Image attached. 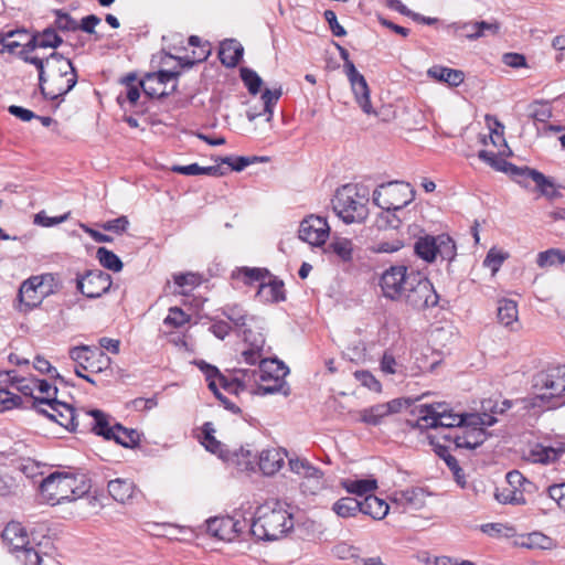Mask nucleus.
<instances>
[{
	"mask_svg": "<svg viewBox=\"0 0 565 565\" xmlns=\"http://www.w3.org/2000/svg\"><path fill=\"white\" fill-rule=\"evenodd\" d=\"M243 527L244 523L228 515L215 516L206 521L207 532L212 536L226 542L234 541L243 531Z\"/></svg>",
	"mask_w": 565,
	"mask_h": 565,
	"instance_id": "obj_22",
	"label": "nucleus"
},
{
	"mask_svg": "<svg viewBox=\"0 0 565 565\" xmlns=\"http://www.w3.org/2000/svg\"><path fill=\"white\" fill-rule=\"evenodd\" d=\"M452 260L456 256V245L452 238L447 234L436 236V258Z\"/></svg>",
	"mask_w": 565,
	"mask_h": 565,
	"instance_id": "obj_49",
	"label": "nucleus"
},
{
	"mask_svg": "<svg viewBox=\"0 0 565 565\" xmlns=\"http://www.w3.org/2000/svg\"><path fill=\"white\" fill-rule=\"evenodd\" d=\"M107 488L113 499L120 503L128 502L136 491L134 482L122 478L110 480Z\"/></svg>",
	"mask_w": 565,
	"mask_h": 565,
	"instance_id": "obj_34",
	"label": "nucleus"
},
{
	"mask_svg": "<svg viewBox=\"0 0 565 565\" xmlns=\"http://www.w3.org/2000/svg\"><path fill=\"white\" fill-rule=\"evenodd\" d=\"M294 527L291 514L279 501H269L257 508L250 533L258 540L275 541Z\"/></svg>",
	"mask_w": 565,
	"mask_h": 565,
	"instance_id": "obj_3",
	"label": "nucleus"
},
{
	"mask_svg": "<svg viewBox=\"0 0 565 565\" xmlns=\"http://www.w3.org/2000/svg\"><path fill=\"white\" fill-rule=\"evenodd\" d=\"M332 511L340 518H353L361 512V504L354 498H341L332 505Z\"/></svg>",
	"mask_w": 565,
	"mask_h": 565,
	"instance_id": "obj_47",
	"label": "nucleus"
},
{
	"mask_svg": "<svg viewBox=\"0 0 565 565\" xmlns=\"http://www.w3.org/2000/svg\"><path fill=\"white\" fill-rule=\"evenodd\" d=\"M257 297L263 302L284 301L286 298L284 282L277 279H269L268 281H265L264 279L259 284Z\"/></svg>",
	"mask_w": 565,
	"mask_h": 565,
	"instance_id": "obj_30",
	"label": "nucleus"
},
{
	"mask_svg": "<svg viewBox=\"0 0 565 565\" xmlns=\"http://www.w3.org/2000/svg\"><path fill=\"white\" fill-rule=\"evenodd\" d=\"M414 199L408 183L392 181L379 185L372 195L373 203L382 210L399 211Z\"/></svg>",
	"mask_w": 565,
	"mask_h": 565,
	"instance_id": "obj_12",
	"label": "nucleus"
},
{
	"mask_svg": "<svg viewBox=\"0 0 565 565\" xmlns=\"http://www.w3.org/2000/svg\"><path fill=\"white\" fill-rule=\"evenodd\" d=\"M171 170L183 175L207 174L217 177L224 174L221 167L218 166L201 167L198 163H191L188 166H173Z\"/></svg>",
	"mask_w": 565,
	"mask_h": 565,
	"instance_id": "obj_46",
	"label": "nucleus"
},
{
	"mask_svg": "<svg viewBox=\"0 0 565 565\" xmlns=\"http://www.w3.org/2000/svg\"><path fill=\"white\" fill-rule=\"evenodd\" d=\"M190 321V316L179 307H171L163 323L172 328H181Z\"/></svg>",
	"mask_w": 565,
	"mask_h": 565,
	"instance_id": "obj_60",
	"label": "nucleus"
},
{
	"mask_svg": "<svg viewBox=\"0 0 565 565\" xmlns=\"http://www.w3.org/2000/svg\"><path fill=\"white\" fill-rule=\"evenodd\" d=\"M108 433H110V436L107 440H115L124 447H134L139 443V434L137 430L127 429L120 424H115Z\"/></svg>",
	"mask_w": 565,
	"mask_h": 565,
	"instance_id": "obj_41",
	"label": "nucleus"
},
{
	"mask_svg": "<svg viewBox=\"0 0 565 565\" xmlns=\"http://www.w3.org/2000/svg\"><path fill=\"white\" fill-rule=\"evenodd\" d=\"M478 157L480 160L489 164L491 168H493L497 171L510 173L515 177L522 175V170L524 168H518L511 162H508L503 158L497 156V153L488 150H480L478 153Z\"/></svg>",
	"mask_w": 565,
	"mask_h": 565,
	"instance_id": "obj_33",
	"label": "nucleus"
},
{
	"mask_svg": "<svg viewBox=\"0 0 565 565\" xmlns=\"http://www.w3.org/2000/svg\"><path fill=\"white\" fill-rule=\"evenodd\" d=\"M429 439H430V445H433L435 447L436 454L445 460L446 465L451 470V472L455 470H459L460 466H459L457 459L449 454L448 446L440 444V441H439V439H441L440 435L439 436H437V435L429 436Z\"/></svg>",
	"mask_w": 565,
	"mask_h": 565,
	"instance_id": "obj_56",
	"label": "nucleus"
},
{
	"mask_svg": "<svg viewBox=\"0 0 565 565\" xmlns=\"http://www.w3.org/2000/svg\"><path fill=\"white\" fill-rule=\"evenodd\" d=\"M521 177L531 178L537 185L542 195L546 196L547 199L553 200L561 196V193L557 191L554 183L551 180H548L543 173L530 168H524L522 170Z\"/></svg>",
	"mask_w": 565,
	"mask_h": 565,
	"instance_id": "obj_37",
	"label": "nucleus"
},
{
	"mask_svg": "<svg viewBox=\"0 0 565 565\" xmlns=\"http://www.w3.org/2000/svg\"><path fill=\"white\" fill-rule=\"evenodd\" d=\"M32 43L42 49H56L62 43V38L57 34L55 28H46L42 32L31 34Z\"/></svg>",
	"mask_w": 565,
	"mask_h": 565,
	"instance_id": "obj_42",
	"label": "nucleus"
},
{
	"mask_svg": "<svg viewBox=\"0 0 565 565\" xmlns=\"http://www.w3.org/2000/svg\"><path fill=\"white\" fill-rule=\"evenodd\" d=\"M415 252L422 259L434 262L436 259V237H420L415 244Z\"/></svg>",
	"mask_w": 565,
	"mask_h": 565,
	"instance_id": "obj_50",
	"label": "nucleus"
},
{
	"mask_svg": "<svg viewBox=\"0 0 565 565\" xmlns=\"http://www.w3.org/2000/svg\"><path fill=\"white\" fill-rule=\"evenodd\" d=\"M287 452L280 448L264 449L259 454L258 466L266 476H273L278 472L284 463Z\"/></svg>",
	"mask_w": 565,
	"mask_h": 565,
	"instance_id": "obj_27",
	"label": "nucleus"
},
{
	"mask_svg": "<svg viewBox=\"0 0 565 565\" xmlns=\"http://www.w3.org/2000/svg\"><path fill=\"white\" fill-rule=\"evenodd\" d=\"M565 456V447L562 444L557 446H545L543 444H534L524 451V458L533 463L548 465L559 461Z\"/></svg>",
	"mask_w": 565,
	"mask_h": 565,
	"instance_id": "obj_23",
	"label": "nucleus"
},
{
	"mask_svg": "<svg viewBox=\"0 0 565 565\" xmlns=\"http://www.w3.org/2000/svg\"><path fill=\"white\" fill-rule=\"evenodd\" d=\"M111 276L103 270H88L84 275H77V290L87 298H99L111 287Z\"/></svg>",
	"mask_w": 565,
	"mask_h": 565,
	"instance_id": "obj_18",
	"label": "nucleus"
},
{
	"mask_svg": "<svg viewBox=\"0 0 565 565\" xmlns=\"http://www.w3.org/2000/svg\"><path fill=\"white\" fill-rule=\"evenodd\" d=\"M341 58L344 61V73L349 79L351 90L354 95L356 104L366 115H376L370 99V88L365 77L356 70L355 65L349 57L347 49L337 44Z\"/></svg>",
	"mask_w": 565,
	"mask_h": 565,
	"instance_id": "obj_13",
	"label": "nucleus"
},
{
	"mask_svg": "<svg viewBox=\"0 0 565 565\" xmlns=\"http://www.w3.org/2000/svg\"><path fill=\"white\" fill-rule=\"evenodd\" d=\"M411 278V271L403 265L391 266L386 269L380 279V287L384 297L392 300H399L403 292L407 289Z\"/></svg>",
	"mask_w": 565,
	"mask_h": 565,
	"instance_id": "obj_17",
	"label": "nucleus"
},
{
	"mask_svg": "<svg viewBox=\"0 0 565 565\" xmlns=\"http://www.w3.org/2000/svg\"><path fill=\"white\" fill-rule=\"evenodd\" d=\"M202 434H203V437H202L201 443L205 447V449L209 450L210 452L215 454L218 457L223 458L224 457V446L218 440H216V438L214 436L215 428H214L213 424L210 422L204 423V425L202 427Z\"/></svg>",
	"mask_w": 565,
	"mask_h": 565,
	"instance_id": "obj_45",
	"label": "nucleus"
},
{
	"mask_svg": "<svg viewBox=\"0 0 565 565\" xmlns=\"http://www.w3.org/2000/svg\"><path fill=\"white\" fill-rule=\"evenodd\" d=\"M498 319L504 327L513 329L518 323L516 302L510 299H501L498 302Z\"/></svg>",
	"mask_w": 565,
	"mask_h": 565,
	"instance_id": "obj_39",
	"label": "nucleus"
},
{
	"mask_svg": "<svg viewBox=\"0 0 565 565\" xmlns=\"http://www.w3.org/2000/svg\"><path fill=\"white\" fill-rule=\"evenodd\" d=\"M281 94V88H277L274 90L266 88L260 96L264 105L263 111L257 113L252 109H248L246 113L247 119L249 121H254L257 117L266 115V121H271L274 116V107L277 104L278 99L280 98Z\"/></svg>",
	"mask_w": 565,
	"mask_h": 565,
	"instance_id": "obj_29",
	"label": "nucleus"
},
{
	"mask_svg": "<svg viewBox=\"0 0 565 565\" xmlns=\"http://www.w3.org/2000/svg\"><path fill=\"white\" fill-rule=\"evenodd\" d=\"M243 52L244 49L237 40L228 39L221 43L218 57L223 65L234 67L242 58Z\"/></svg>",
	"mask_w": 565,
	"mask_h": 565,
	"instance_id": "obj_32",
	"label": "nucleus"
},
{
	"mask_svg": "<svg viewBox=\"0 0 565 565\" xmlns=\"http://www.w3.org/2000/svg\"><path fill=\"white\" fill-rule=\"evenodd\" d=\"M468 416L454 413L445 403L423 404L418 406V419L412 426L420 429L460 428L467 422Z\"/></svg>",
	"mask_w": 565,
	"mask_h": 565,
	"instance_id": "obj_7",
	"label": "nucleus"
},
{
	"mask_svg": "<svg viewBox=\"0 0 565 565\" xmlns=\"http://www.w3.org/2000/svg\"><path fill=\"white\" fill-rule=\"evenodd\" d=\"M536 396L553 405L563 404L565 398V364L539 372L533 379Z\"/></svg>",
	"mask_w": 565,
	"mask_h": 565,
	"instance_id": "obj_9",
	"label": "nucleus"
},
{
	"mask_svg": "<svg viewBox=\"0 0 565 565\" xmlns=\"http://www.w3.org/2000/svg\"><path fill=\"white\" fill-rule=\"evenodd\" d=\"M360 504L361 512L374 520L384 519L390 511L388 503L373 494L366 495L363 501H360Z\"/></svg>",
	"mask_w": 565,
	"mask_h": 565,
	"instance_id": "obj_36",
	"label": "nucleus"
},
{
	"mask_svg": "<svg viewBox=\"0 0 565 565\" xmlns=\"http://www.w3.org/2000/svg\"><path fill=\"white\" fill-rule=\"evenodd\" d=\"M259 367L249 370L253 385H257V392L267 395L274 393H282L288 395L285 377L289 370L280 361L276 359H260Z\"/></svg>",
	"mask_w": 565,
	"mask_h": 565,
	"instance_id": "obj_5",
	"label": "nucleus"
},
{
	"mask_svg": "<svg viewBox=\"0 0 565 565\" xmlns=\"http://www.w3.org/2000/svg\"><path fill=\"white\" fill-rule=\"evenodd\" d=\"M288 463L290 470L302 479L300 488L303 493L317 494L324 488L323 472L307 459L290 458Z\"/></svg>",
	"mask_w": 565,
	"mask_h": 565,
	"instance_id": "obj_16",
	"label": "nucleus"
},
{
	"mask_svg": "<svg viewBox=\"0 0 565 565\" xmlns=\"http://www.w3.org/2000/svg\"><path fill=\"white\" fill-rule=\"evenodd\" d=\"M402 408L401 399H392L387 403L376 404L360 412V420L366 425L376 426L391 414H396Z\"/></svg>",
	"mask_w": 565,
	"mask_h": 565,
	"instance_id": "obj_25",
	"label": "nucleus"
},
{
	"mask_svg": "<svg viewBox=\"0 0 565 565\" xmlns=\"http://www.w3.org/2000/svg\"><path fill=\"white\" fill-rule=\"evenodd\" d=\"M427 76L450 87H458L465 81V73L443 65H433L427 70Z\"/></svg>",
	"mask_w": 565,
	"mask_h": 565,
	"instance_id": "obj_28",
	"label": "nucleus"
},
{
	"mask_svg": "<svg viewBox=\"0 0 565 565\" xmlns=\"http://www.w3.org/2000/svg\"><path fill=\"white\" fill-rule=\"evenodd\" d=\"M86 416H83L82 424L84 425L86 422L90 429L99 436H103L105 439H108L113 426L109 425L108 416L98 409L86 411L84 409Z\"/></svg>",
	"mask_w": 565,
	"mask_h": 565,
	"instance_id": "obj_31",
	"label": "nucleus"
},
{
	"mask_svg": "<svg viewBox=\"0 0 565 565\" xmlns=\"http://www.w3.org/2000/svg\"><path fill=\"white\" fill-rule=\"evenodd\" d=\"M56 19L54 28L61 32H74L78 30V22L71 14L61 10L54 11Z\"/></svg>",
	"mask_w": 565,
	"mask_h": 565,
	"instance_id": "obj_59",
	"label": "nucleus"
},
{
	"mask_svg": "<svg viewBox=\"0 0 565 565\" xmlns=\"http://www.w3.org/2000/svg\"><path fill=\"white\" fill-rule=\"evenodd\" d=\"M1 539L8 551L22 565H50L53 562L47 553L45 542H34L20 522H9L1 533Z\"/></svg>",
	"mask_w": 565,
	"mask_h": 565,
	"instance_id": "obj_1",
	"label": "nucleus"
},
{
	"mask_svg": "<svg viewBox=\"0 0 565 565\" xmlns=\"http://www.w3.org/2000/svg\"><path fill=\"white\" fill-rule=\"evenodd\" d=\"M19 300L21 305L25 306L26 309H32L39 306L43 298L39 294L38 288L32 284L30 279L22 282L19 289Z\"/></svg>",
	"mask_w": 565,
	"mask_h": 565,
	"instance_id": "obj_43",
	"label": "nucleus"
},
{
	"mask_svg": "<svg viewBox=\"0 0 565 565\" xmlns=\"http://www.w3.org/2000/svg\"><path fill=\"white\" fill-rule=\"evenodd\" d=\"M395 212L393 210H383L376 218L377 227L381 230L397 228L402 221Z\"/></svg>",
	"mask_w": 565,
	"mask_h": 565,
	"instance_id": "obj_64",
	"label": "nucleus"
},
{
	"mask_svg": "<svg viewBox=\"0 0 565 565\" xmlns=\"http://www.w3.org/2000/svg\"><path fill=\"white\" fill-rule=\"evenodd\" d=\"M200 367L205 374L210 390L218 399H222L223 395L218 390L220 387H222L227 393L238 395L241 392L253 386V382L249 375L252 372L249 370H235L233 377L227 379L221 374L215 366L202 362Z\"/></svg>",
	"mask_w": 565,
	"mask_h": 565,
	"instance_id": "obj_10",
	"label": "nucleus"
},
{
	"mask_svg": "<svg viewBox=\"0 0 565 565\" xmlns=\"http://www.w3.org/2000/svg\"><path fill=\"white\" fill-rule=\"evenodd\" d=\"M408 287L399 300L405 301L416 310L435 307L438 303V295L427 277L418 271L411 270Z\"/></svg>",
	"mask_w": 565,
	"mask_h": 565,
	"instance_id": "obj_11",
	"label": "nucleus"
},
{
	"mask_svg": "<svg viewBox=\"0 0 565 565\" xmlns=\"http://www.w3.org/2000/svg\"><path fill=\"white\" fill-rule=\"evenodd\" d=\"M223 315L234 323L235 327L245 328L250 323V318L238 305H227L222 309Z\"/></svg>",
	"mask_w": 565,
	"mask_h": 565,
	"instance_id": "obj_52",
	"label": "nucleus"
},
{
	"mask_svg": "<svg viewBox=\"0 0 565 565\" xmlns=\"http://www.w3.org/2000/svg\"><path fill=\"white\" fill-rule=\"evenodd\" d=\"M299 238L312 246H322L330 235V226L326 217L309 215L299 226Z\"/></svg>",
	"mask_w": 565,
	"mask_h": 565,
	"instance_id": "obj_20",
	"label": "nucleus"
},
{
	"mask_svg": "<svg viewBox=\"0 0 565 565\" xmlns=\"http://www.w3.org/2000/svg\"><path fill=\"white\" fill-rule=\"evenodd\" d=\"M41 494L52 505L75 501L90 489L89 479L84 473L55 471L41 481Z\"/></svg>",
	"mask_w": 565,
	"mask_h": 565,
	"instance_id": "obj_2",
	"label": "nucleus"
},
{
	"mask_svg": "<svg viewBox=\"0 0 565 565\" xmlns=\"http://www.w3.org/2000/svg\"><path fill=\"white\" fill-rule=\"evenodd\" d=\"M366 203V195L360 194L354 185L348 184L335 192L332 209L344 223H360L369 214Z\"/></svg>",
	"mask_w": 565,
	"mask_h": 565,
	"instance_id": "obj_6",
	"label": "nucleus"
},
{
	"mask_svg": "<svg viewBox=\"0 0 565 565\" xmlns=\"http://www.w3.org/2000/svg\"><path fill=\"white\" fill-rule=\"evenodd\" d=\"M241 77L250 94L256 95L259 93L263 79L255 71L244 67L241 70Z\"/></svg>",
	"mask_w": 565,
	"mask_h": 565,
	"instance_id": "obj_61",
	"label": "nucleus"
},
{
	"mask_svg": "<svg viewBox=\"0 0 565 565\" xmlns=\"http://www.w3.org/2000/svg\"><path fill=\"white\" fill-rule=\"evenodd\" d=\"M31 36L25 30L9 31L0 34V53L8 51L14 53L18 47L23 49V44Z\"/></svg>",
	"mask_w": 565,
	"mask_h": 565,
	"instance_id": "obj_38",
	"label": "nucleus"
},
{
	"mask_svg": "<svg viewBox=\"0 0 565 565\" xmlns=\"http://www.w3.org/2000/svg\"><path fill=\"white\" fill-rule=\"evenodd\" d=\"M427 492L419 487H411L404 490L395 491L392 501L404 510H419L426 504Z\"/></svg>",
	"mask_w": 565,
	"mask_h": 565,
	"instance_id": "obj_26",
	"label": "nucleus"
},
{
	"mask_svg": "<svg viewBox=\"0 0 565 565\" xmlns=\"http://www.w3.org/2000/svg\"><path fill=\"white\" fill-rule=\"evenodd\" d=\"M46 82H40L41 93L45 98L57 99L65 96L77 83V74L73 63L58 53L45 58Z\"/></svg>",
	"mask_w": 565,
	"mask_h": 565,
	"instance_id": "obj_4",
	"label": "nucleus"
},
{
	"mask_svg": "<svg viewBox=\"0 0 565 565\" xmlns=\"http://www.w3.org/2000/svg\"><path fill=\"white\" fill-rule=\"evenodd\" d=\"M507 258H508L507 253L500 252L495 248H491L488 252L482 264L484 267H487L491 270L492 275H494L500 269V267L502 266L503 262Z\"/></svg>",
	"mask_w": 565,
	"mask_h": 565,
	"instance_id": "obj_62",
	"label": "nucleus"
},
{
	"mask_svg": "<svg viewBox=\"0 0 565 565\" xmlns=\"http://www.w3.org/2000/svg\"><path fill=\"white\" fill-rule=\"evenodd\" d=\"M29 279L38 288V291L42 295L43 299L54 294L60 287L58 278L53 274L32 276Z\"/></svg>",
	"mask_w": 565,
	"mask_h": 565,
	"instance_id": "obj_44",
	"label": "nucleus"
},
{
	"mask_svg": "<svg viewBox=\"0 0 565 565\" xmlns=\"http://www.w3.org/2000/svg\"><path fill=\"white\" fill-rule=\"evenodd\" d=\"M340 484L349 493L355 495H369L377 489V480L374 478H347L342 479Z\"/></svg>",
	"mask_w": 565,
	"mask_h": 565,
	"instance_id": "obj_35",
	"label": "nucleus"
},
{
	"mask_svg": "<svg viewBox=\"0 0 565 565\" xmlns=\"http://www.w3.org/2000/svg\"><path fill=\"white\" fill-rule=\"evenodd\" d=\"M96 257L99 264L106 269L113 270L115 273H118L122 269L124 265L120 258L106 247L97 248Z\"/></svg>",
	"mask_w": 565,
	"mask_h": 565,
	"instance_id": "obj_54",
	"label": "nucleus"
},
{
	"mask_svg": "<svg viewBox=\"0 0 565 565\" xmlns=\"http://www.w3.org/2000/svg\"><path fill=\"white\" fill-rule=\"evenodd\" d=\"M233 276L238 279H243L245 284H252L254 281L262 282L266 277L269 276V273L267 269H263V268L243 267V268L237 269L233 274Z\"/></svg>",
	"mask_w": 565,
	"mask_h": 565,
	"instance_id": "obj_57",
	"label": "nucleus"
},
{
	"mask_svg": "<svg viewBox=\"0 0 565 565\" xmlns=\"http://www.w3.org/2000/svg\"><path fill=\"white\" fill-rule=\"evenodd\" d=\"M469 423H465L461 428V434L457 431H448L440 435V438L446 443L454 444L456 448H466L469 450L476 449L484 443L487 434L481 426H492L497 419L494 416L482 414V415H469Z\"/></svg>",
	"mask_w": 565,
	"mask_h": 565,
	"instance_id": "obj_8",
	"label": "nucleus"
},
{
	"mask_svg": "<svg viewBox=\"0 0 565 565\" xmlns=\"http://www.w3.org/2000/svg\"><path fill=\"white\" fill-rule=\"evenodd\" d=\"M328 250L335 254L343 262H349L352 259L353 244L348 238H335L329 244Z\"/></svg>",
	"mask_w": 565,
	"mask_h": 565,
	"instance_id": "obj_55",
	"label": "nucleus"
},
{
	"mask_svg": "<svg viewBox=\"0 0 565 565\" xmlns=\"http://www.w3.org/2000/svg\"><path fill=\"white\" fill-rule=\"evenodd\" d=\"M520 545L531 550H551L555 546V543L553 539L541 532H532L522 536Z\"/></svg>",
	"mask_w": 565,
	"mask_h": 565,
	"instance_id": "obj_48",
	"label": "nucleus"
},
{
	"mask_svg": "<svg viewBox=\"0 0 565 565\" xmlns=\"http://www.w3.org/2000/svg\"><path fill=\"white\" fill-rule=\"evenodd\" d=\"M536 263L539 267L546 268L565 263V250L558 248H550L537 254Z\"/></svg>",
	"mask_w": 565,
	"mask_h": 565,
	"instance_id": "obj_51",
	"label": "nucleus"
},
{
	"mask_svg": "<svg viewBox=\"0 0 565 565\" xmlns=\"http://www.w3.org/2000/svg\"><path fill=\"white\" fill-rule=\"evenodd\" d=\"M404 246V241L401 238H392V239H382L376 242L372 247L371 250L373 253H385L391 254L399 250Z\"/></svg>",
	"mask_w": 565,
	"mask_h": 565,
	"instance_id": "obj_63",
	"label": "nucleus"
},
{
	"mask_svg": "<svg viewBox=\"0 0 565 565\" xmlns=\"http://www.w3.org/2000/svg\"><path fill=\"white\" fill-rule=\"evenodd\" d=\"M70 358L75 363L74 371L98 374L110 369V358L103 351L88 345L72 348Z\"/></svg>",
	"mask_w": 565,
	"mask_h": 565,
	"instance_id": "obj_14",
	"label": "nucleus"
},
{
	"mask_svg": "<svg viewBox=\"0 0 565 565\" xmlns=\"http://www.w3.org/2000/svg\"><path fill=\"white\" fill-rule=\"evenodd\" d=\"M243 338L245 344L248 347L242 352L243 361L246 364L254 365L263 358V349L265 345V337L255 317H252L250 323L243 329Z\"/></svg>",
	"mask_w": 565,
	"mask_h": 565,
	"instance_id": "obj_19",
	"label": "nucleus"
},
{
	"mask_svg": "<svg viewBox=\"0 0 565 565\" xmlns=\"http://www.w3.org/2000/svg\"><path fill=\"white\" fill-rule=\"evenodd\" d=\"M265 162L267 158L259 157H224L221 159L222 163H225L231 167L234 171H243L246 167L255 162Z\"/></svg>",
	"mask_w": 565,
	"mask_h": 565,
	"instance_id": "obj_58",
	"label": "nucleus"
},
{
	"mask_svg": "<svg viewBox=\"0 0 565 565\" xmlns=\"http://www.w3.org/2000/svg\"><path fill=\"white\" fill-rule=\"evenodd\" d=\"M38 49L35 43H32V39L29 38L25 43L23 44V49L19 52V56L26 63L33 64L36 70L39 71V82L45 83V58H41L38 56L32 55L31 53Z\"/></svg>",
	"mask_w": 565,
	"mask_h": 565,
	"instance_id": "obj_40",
	"label": "nucleus"
},
{
	"mask_svg": "<svg viewBox=\"0 0 565 565\" xmlns=\"http://www.w3.org/2000/svg\"><path fill=\"white\" fill-rule=\"evenodd\" d=\"M454 32L469 41H476L489 34L495 35L500 31V23L498 21H468V22H454L450 24Z\"/></svg>",
	"mask_w": 565,
	"mask_h": 565,
	"instance_id": "obj_21",
	"label": "nucleus"
},
{
	"mask_svg": "<svg viewBox=\"0 0 565 565\" xmlns=\"http://www.w3.org/2000/svg\"><path fill=\"white\" fill-rule=\"evenodd\" d=\"M178 75V72L159 71L158 73L147 74L145 81H142L140 85L146 95L150 97L162 98L170 95V93L175 89L177 85L173 84L171 90H167L166 87L159 89L152 86V83H164L167 85L169 82L175 81Z\"/></svg>",
	"mask_w": 565,
	"mask_h": 565,
	"instance_id": "obj_24",
	"label": "nucleus"
},
{
	"mask_svg": "<svg viewBox=\"0 0 565 565\" xmlns=\"http://www.w3.org/2000/svg\"><path fill=\"white\" fill-rule=\"evenodd\" d=\"M40 403L47 406V408H40V413L68 430L78 429L82 425L83 416H86L84 409L75 411L70 404L57 399H40Z\"/></svg>",
	"mask_w": 565,
	"mask_h": 565,
	"instance_id": "obj_15",
	"label": "nucleus"
},
{
	"mask_svg": "<svg viewBox=\"0 0 565 565\" xmlns=\"http://www.w3.org/2000/svg\"><path fill=\"white\" fill-rule=\"evenodd\" d=\"M495 499L502 504H524L526 502L523 490H516L507 484L495 492Z\"/></svg>",
	"mask_w": 565,
	"mask_h": 565,
	"instance_id": "obj_53",
	"label": "nucleus"
}]
</instances>
